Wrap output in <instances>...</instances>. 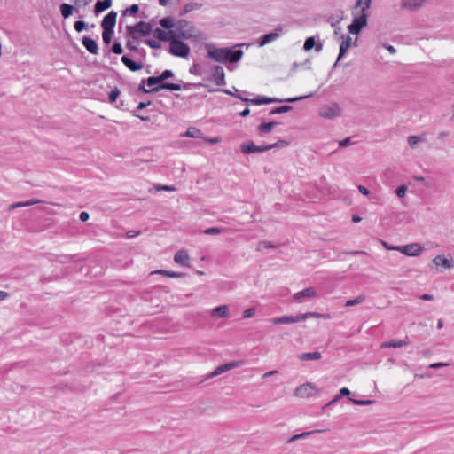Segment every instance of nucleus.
<instances>
[{
	"instance_id": "1",
	"label": "nucleus",
	"mask_w": 454,
	"mask_h": 454,
	"mask_svg": "<svg viewBox=\"0 0 454 454\" xmlns=\"http://www.w3.org/2000/svg\"><path fill=\"white\" fill-rule=\"evenodd\" d=\"M244 44H236L232 47L212 48L207 45V57L220 63H237L243 57V51L240 49Z\"/></svg>"
},
{
	"instance_id": "2",
	"label": "nucleus",
	"mask_w": 454,
	"mask_h": 454,
	"mask_svg": "<svg viewBox=\"0 0 454 454\" xmlns=\"http://www.w3.org/2000/svg\"><path fill=\"white\" fill-rule=\"evenodd\" d=\"M196 27L186 20H179L176 22V27L172 32L173 37H177L184 40L197 39L195 35Z\"/></svg>"
},
{
	"instance_id": "3",
	"label": "nucleus",
	"mask_w": 454,
	"mask_h": 454,
	"mask_svg": "<svg viewBox=\"0 0 454 454\" xmlns=\"http://www.w3.org/2000/svg\"><path fill=\"white\" fill-rule=\"evenodd\" d=\"M361 6L362 8L360 10V14L358 16L354 17L351 24L348 26V30L352 35L360 34L362 30L368 25L367 11L370 9V7H366L365 1L364 0Z\"/></svg>"
},
{
	"instance_id": "4",
	"label": "nucleus",
	"mask_w": 454,
	"mask_h": 454,
	"mask_svg": "<svg viewBox=\"0 0 454 454\" xmlns=\"http://www.w3.org/2000/svg\"><path fill=\"white\" fill-rule=\"evenodd\" d=\"M126 30L128 36H129L133 41H137L139 35H150L153 32V26L149 22L139 21L134 26H127Z\"/></svg>"
},
{
	"instance_id": "5",
	"label": "nucleus",
	"mask_w": 454,
	"mask_h": 454,
	"mask_svg": "<svg viewBox=\"0 0 454 454\" xmlns=\"http://www.w3.org/2000/svg\"><path fill=\"white\" fill-rule=\"evenodd\" d=\"M184 39L177 37H171L169 40L168 52L179 58H187L190 54V46L183 41Z\"/></svg>"
},
{
	"instance_id": "6",
	"label": "nucleus",
	"mask_w": 454,
	"mask_h": 454,
	"mask_svg": "<svg viewBox=\"0 0 454 454\" xmlns=\"http://www.w3.org/2000/svg\"><path fill=\"white\" fill-rule=\"evenodd\" d=\"M146 82H145L144 79L141 81L140 84L138 85L137 90L142 93L149 94V93H154L158 92L161 90H180L181 85L180 83H173V82H165L161 83L156 87H153L150 89L145 88Z\"/></svg>"
},
{
	"instance_id": "7",
	"label": "nucleus",
	"mask_w": 454,
	"mask_h": 454,
	"mask_svg": "<svg viewBox=\"0 0 454 454\" xmlns=\"http://www.w3.org/2000/svg\"><path fill=\"white\" fill-rule=\"evenodd\" d=\"M389 250L399 251L406 256H419L423 251V247L419 243H411L405 246L388 247Z\"/></svg>"
},
{
	"instance_id": "8",
	"label": "nucleus",
	"mask_w": 454,
	"mask_h": 454,
	"mask_svg": "<svg viewBox=\"0 0 454 454\" xmlns=\"http://www.w3.org/2000/svg\"><path fill=\"white\" fill-rule=\"evenodd\" d=\"M240 151L245 154H251L256 153H263L268 150L273 149V145H256L252 140H248L240 145Z\"/></svg>"
},
{
	"instance_id": "9",
	"label": "nucleus",
	"mask_w": 454,
	"mask_h": 454,
	"mask_svg": "<svg viewBox=\"0 0 454 454\" xmlns=\"http://www.w3.org/2000/svg\"><path fill=\"white\" fill-rule=\"evenodd\" d=\"M318 114L321 117L333 119L341 114V108L337 103L323 106L319 108Z\"/></svg>"
},
{
	"instance_id": "10",
	"label": "nucleus",
	"mask_w": 454,
	"mask_h": 454,
	"mask_svg": "<svg viewBox=\"0 0 454 454\" xmlns=\"http://www.w3.org/2000/svg\"><path fill=\"white\" fill-rule=\"evenodd\" d=\"M207 80L214 82L216 85L222 86L225 84V74L221 66H214L211 68V77Z\"/></svg>"
},
{
	"instance_id": "11",
	"label": "nucleus",
	"mask_w": 454,
	"mask_h": 454,
	"mask_svg": "<svg viewBox=\"0 0 454 454\" xmlns=\"http://www.w3.org/2000/svg\"><path fill=\"white\" fill-rule=\"evenodd\" d=\"M283 31V27L281 26H278L273 32L268 33L261 36L258 40V45L260 47H262L266 45L267 43H270L278 38L280 37V35Z\"/></svg>"
},
{
	"instance_id": "12",
	"label": "nucleus",
	"mask_w": 454,
	"mask_h": 454,
	"mask_svg": "<svg viewBox=\"0 0 454 454\" xmlns=\"http://www.w3.org/2000/svg\"><path fill=\"white\" fill-rule=\"evenodd\" d=\"M315 391H316L315 386H313L310 383H305V384L299 386L295 389L294 394L296 396L304 398V397L312 396L314 395Z\"/></svg>"
},
{
	"instance_id": "13",
	"label": "nucleus",
	"mask_w": 454,
	"mask_h": 454,
	"mask_svg": "<svg viewBox=\"0 0 454 454\" xmlns=\"http://www.w3.org/2000/svg\"><path fill=\"white\" fill-rule=\"evenodd\" d=\"M340 39H342V42L340 45L339 55H338L337 59L333 65V67H335L337 66L338 62L345 56V54L347 53V51L351 46L352 39L350 36L345 37L344 35H340Z\"/></svg>"
},
{
	"instance_id": "14",
	"label": "nucleus",
	"mask_w": 454,
	"mask_h": 454,
	"mask_svg": "<svg viewBox=\"0 0 454 454\" xmlns=\"http://www.w3.org/2000/svg\"><path fill=\"white\" fill-rule=\"evenodd\" d=\"M117 19V12L115 11L109 12L101 21L102 28H111L114 29Z\"/></svg>"
},
{
	"instance_id": "15",
	"label": "nucleus",
	"mask_w": 454,
	"mask_h": 454,
	"mask_svg": "<svg viewBox=\"0 0 454 454\" xmlns=\"http://www.w3.org/2000/svg\"><path fill=\"white\" fill-rule=\"evenodd\" d=\"M432 264H434L436 268L442 267L444 269H451L454 267L453 259H447L442 255H437L432 260Z\"/></svg>"
},
{
	"instance_id": "16",
	"label": "nucleus",
	"mask_w": 454,
	"mask_h": 454,
	"mask_svg": "<svg viewBox=\"0 0 454 454\" xmlns=\"http://www.w3.org/2000/svg\"><path fill=\"white\" fill-rule=\"evenodd\" d=\"M152 34L155 39L161 41V42H169L171 37H173V35H174V33L172 32V30L165 31L164 28L162 29V28H159V27L153 29Z\"/></svg>"
},
{
	"instance_id": "17",
	"label": "nucleus",
	"mask_w": 454,
	"mask_h": 454,
	"mask_svg": "<svg viewBox=\"0 0 454 454\" xmlns=\"http://www.w3.org/2000/svg\"><path fill=\"white\" fill-rule=\"evenodd\" d=\"M427 0H402L401 6L410 11L419 10Z\"/></svg>"
},
{
	"instance_id": "18",
	"label": "nucleus",
	"mask_w": 454,
	"mask_h": 454,
	"mask_svg": "<svg viewBox=\"0 0 454 454\" xmlns=\"http://www.w3.org/2000/svg\"><path fill=\"white\" fill-rule=\"evenodd\" d=\"M82 44L83 47L91 54L98 53V46L97 42L90 36H83L82 39Z\"/></svg>"
},
{
	"instance_id": "19",
	"label": "nucleus",
	"mask_w": 454,
	"mask_h": 454,
	"mask_svg": "<svg viewBox=\"0 0 454 454\" xmlns=\"http://www.w3.org/2000/svg\"><path fill=\"white\" fill-rule=\"evenodd\" d=\"M238 366L237 362H230L216 367L210 374L207 375V378H213L222 374L223 372L229 371L231 369L236 368Z\"/></svg>"
},
{
	"instance_id": "20",
	"label": "nucleus",
	"mask_w": 454,
	"mask_h": 454,
	"mask_svg": "<svg viewBox=\"0 0 454 454\" xmlns=\"http://www.w3.org/2000/svg\"><path fill=\"white\" fill-rule=\"evenodd\" d=\"M317 297V293L314 287L305 288L294 294V300L300 301L301 298H315Z\"/></svg>"
},
{
	"instance_id": "21",
	"label": "nucleus",
	"mask_w": 454,
	"mask_h": 454,
	"mask_svg": "<svg viewBox=\"0 0 454 454\" xmlns=\"http://www.w3.org/2000/svg\"><path fill=\"white\" fill-rule=\"evenodd\" d=\"M270 321L273 325L293 324V323L301 322V318H300V314H298L296 316H284V317H275V318H272Z\"/></svg>"
},
{
	"instance_id": "22",
	"label": "nucleus",
	"mask_w": 454,
	"mask_h": 454,
	"mask_svg": "<svg viewBox=\"0 0 454 454\" xmlns=\"http://www.w3.org/2000/svg\"><path fill=\"white\" fill-rule=\"evenodd\" d=\"M121 60L132 72H137L143 68L142 63H137L134 61L128 55H123Z\"/></svg>"
},
{
	"instance_id": "23",
	"label": "nucleus",
	"mask_w": 454,
	"mask_h": 454,
	"mask_svg": "<svg viewBox=\"0 0 454 454\" xmlns=\"http://www.w3.org/2000/svg\"><path fill=\"white\" fill-rule=\"evenodd\" d=\"M113 4V0H98L94 5V13L98 15L102 12L109 9Z\"/></svg>"
},
{
	"instance_id": "24",
	"label": "nucleus",
	"mask_w": 454,
	"mask_h": 454,
	"mask_svg": "<svg viewBox=\"0 0 454 454\" xmlns=\"http://www.w3.org/2000/svg\"><path fill=\"white\" fill-rule=\"evenodd\" d=\"M189 254L184 249L177 251L174 256L175 262L183 266H189L188 264Z\"/></svg>"
},
{
	"instance_id": "25",
	"label": "nucleus",
	"mask_w": 454,
	"mask_h": 454,
	"mask_svg": "<svg viewBox=\"0 0 454 454\" xmlns=\"http://www.w3.org/2000/svg\"><path fill=\"white\" fill-rule=\"evenodd\" d=\"M409 344L408 341L404 340H391L389 341H385L381 343V348H403Z\"/></svg>"
},
{
	"instance_id": "26",
	"label": "nucleus",
	"mask_w": 454,
	"mask_h": 454,
	"mask_svg": "<svg viewBox=\"0 0 454 454\" xmlns=\"http://www.w3.org/2000/svg\"><path fill=\"white\" fill-rule=\"evenodd\" d=\"M278 125L277 121L262 122L258 126V131L261 134L270 133L276 126Z\"/></svg>"
},
{
	"instance_id": "27",
	"label": "nucleus",
	"mask_w": 454,
	"mask_h": 454,
	"mask_svg": "<svg viewBox=\"0 0 454 454\" xmlns=\"http://www.w3.org/2000/svg\"><path fill=\"white\" fill-rule=\"evenodd\" d=\"M59 11H60L61 16L64 19H67L73 14L74 11H75V7L69 4L64 3V4H60Z\"/></svg>"
},
{
	"instance_id": "28",
	"label": "nucleus",
	"mask_w": 454,
	"mask_h": 454,
	"mask_svg": "<svg viewBox=\"0 0 454 454\" xmlns=\"http://www.w3.org/2000/svg\"><path fill=\"white\" fill-rule=\"evenodd\" d=\"M159 24L164 29L168 31L174 30L176 27V22H174L173 18L171 17H164L160 20Z\"/></svg>"
},
{
	"instance_id": "29",
	"label": "nucleus",
	"mask_w": 454,
	"mask_h": 454,
	"mask_svg": "<svg viewBox=\"0 0 454 454\" xmlns=\"http://www.w3.org/2000/svg\"><path fill=\"white\" fill-rule=\"evenodd\" d=\"M321 357L322 355L318 351L302 353L299 356V359L301 361L319 360Z\"/></svg>"
},
{
	"instance_id": "30",
	"label": "nucleus",
	"mask_w": 454,
	"mask_h": 454,
	"mask_svg": "<svg viewBox=\"0 0 454 454\" xmlns=\"http://www.w3.org/2000/svg\"><path fill=\"white\" fill-rule=\"evenodd\" d=\"M229 315V309L226 305H221L212 310L213 317H226Z\"/></svg>"
},
{
	"instance_id": "31",
	"label": "nucleus",
	"mask_w": 454,
	"mask_h": 454,
	"mask_svg": "<svg viewBox=\"0 0 454 454\" xmlns=\"http://www.w3.org/2000/svg\"><path fill=\"white\" fill-rule=\"evenodd\" d=\"M39 202H40L39 200H27V201H24V202L13 203V204H11L9 206L8 211H11V210L18 208V207H29V206L37 204Z\"/></svg>"
},
{
	"instance_id": "32",
	"label": "nucleus",
	"mask_w": 454,
	"mask_h": 454,
	"mask_svg": "<svg viewBox=\"0 0 454 454\" xmlns=\"http://www.w3.org/2000/svg\"><path fill=\"white\" fill-rule=\"evenodd\" d=\"M321 432H323V431L322 430H313V431H310V432H304V433H301V434H294L292 437H290L286 441V442L287 443H291V442H295L297 440L307 438L309 435H310L312 434L321 433Z\"/></svg>"
},
{
	"instance_id": "33",
	"label": "nucleus",
	"mask_w": 454,
	"mask_h": 454,
	"mask_svg": "<svg viewBox=\"0 0 454 454\" xmlns=\"http://www.w3.org/2000/svg\"><path fill=\"white\" fill-rule=\"evenodd\" d=\"M102 39L105 44H110L114 36V29L102 28Z\"/></svg>"
},
{
	"instance_id": "34",
	"label": "nucleus",
	"mask_w": 454,
	"mask_h": 454,
	"mask_svg": "<svg viewBox=\"0 0 454 454\" xmlns=\"http://www.w3.org/2000/svg\"><path fill=\"white\" fill-rule=\"evenodd\" d=\"M139 11V5L137 4H131L129 7L121 11V16H135Z\"/></svg>"
},
{
	"instance_id": "35",
	"label": "nucleus",
	"mask_w": 454,
	"mask_h": 454,
	"mask_svg": "<svg viewBox=\"0 0 454 454\" xmlns=\"http://www.w3.org/2000/svg\"><path fill=\"white\" fill-rule=\"evenodd\" d=\"M153 273L164 275L169 278H183L185 276L184 273L169 271L166 270H157Z\"/></svg>"
},
{
	"instance_id": "36",
	"label": "nucleus",
	"mask_w": 454,
	"mask_h": 454,
	"mask_svg": "<svg viewBox=\"0 0 454 454\" xmlns=\"http://www.w3.org/2000/svg\"><path fill=\"white\" fill-rule=\"evenodd\" d=\"M144 81L145 82H146V85L151 88L156 87L163 83L160 76H149L148 78L144 79Z\"/></svg>"
},
{
	"instance_id": "37",
	"label": "nucleus",
	"mask_w": 454,
	"mask_h": 454,
	"mask_svg": "<svg viewBox=\"0 0 454 454\" xmlns=\"http://www.w3.org/2000/svg\"><path fill=\"white\" fill-rule=\"evenodd\" d=\"M201 136H202L201 131L195 127L188 128L186 132L183 135V137H201Z\"/></svg>"
},
{
	"instance_id": "38",
	"label": "nucleus",
	"mask_w": 454,
	"mask_h": 454,
	"mask_svg": "<svg viewBox=\"0 0 454 454\" xmlns=\"http://www.w3.org/2000/svg\"><path fill=\"white\" fill-rule=\"evenodd\" d=\"M293 109V107L289 105H284L281 106L274 107L270 111V114H278L289 112Z\"/></svg>"
},
{
	"instance_id": "39",
	"label": "nucleus",
	"mask_w": 454,
	"mask_h": 454,
	"mask_svg": "<svg viewBox=\"0 0 454 454\" xmlns=\"http://www.w3.org/2000/svg\"><path fill=\"white\" fill-rule=\"evenodd\" d=\"M311 317L321 318V317H325V315L317 313V312H307V313L300 314L301 321H304V320H306L308 318H311Z\"/></svg>"
},
{
	"instance_id": "40",
	"label": "nucleus",
	"mask_w": 454,
	"mask_h": 454,
	"mask_svg": "<svg viewBox=\"0 0 454 454\" xmlns=\"http://www.w3.org/2000/svg\"><path fill=\"white\" fill-rule=\"evenodd\" d=\"M235 90V92L230 90H227V89H208V91L209 92H215V91H221V92H223L227 95H230V96H232V97H235V98H238L240 97L239 94H238V92H239V90L236 88H234Z\"/></svg>"
},
{
	"instance_id": "41",
	"label": "nucleus",
	"mask_w": 454,
	"mask_h": 454,
	"mask_svg": "<svg viewBox=\"0 0 454 454\" xmlns=\"http://www.w3.org/2000/svg\"><path fill=\"white\" fill-rule=\"evenodd\" d=\"M316 45V39L314 36L308 37L303 44V49L306 51H311Z\"/></svg>"
},
{
	"instance_id": "42",
	"label": "nucleus",
	"mask_w": 454,
	"mask_h": 454,
	"mask_svg": "<svg viewBox=\"0 0 454 454\" xmlns=\"http://www.w3.org/2000/svg\"><path fill=\"white\" fill-rule=\"evenodd\" d=\"M181 82L183 84H180L181 85V90L184 89V90H190L192 88H196V87H204V88H207V90L210 89L207 84H204L202 82H199V83H189V82H184L183 81H181Z\"/></svg>"
},
{
	"instance_id": "43",
	"label": "nucleus",
	"mask_w": 454,
	"mask_h": 454,
	"mask_svg": "<svg viewBox=\"0 0 454 454\" xmlns=\"http://www.w3.org/2000/svg\"><path fill=\"white\" fill-rule=\"evenodd\" d=\"M312 94L307 95V96H300V97H294V98H278V103L286 102V103H294L299 100H301L303 98L310 97Z\"/></svg>"
},
{
	"instance_id": "44",
	"label": "nucleus",
	"mask_w": 454,
	"mask_h": 454,
	"mask_svg": "<svg viewBox=\"0 0 454 454\" xmlns=\"http://www.w3.org/2000/svg\"><path fill=\"white\" fill-rule=\"evenodd\" d=\"M74 27L76 32L81 33L82 31L88 28V24L83 20H77L74 22Z\"/></svg>"
},
{
	"instance_id": "45",
	"label": "nucleus",
	"mask_w": 454,
	"mask_h": 454,
	"mask_svg": "<svg viewBox=\"0 0 454 454\" xmlns=\"http://www.w3.org/2000/svg\"><path fill=\"white\" fill-rule=\"evenodd\" d=\"M365 299V296L364 295H358L356 298L353 299V300H348L346 301V306L347 307H351V306H355L356 304H359L361 302H363Z\"/></svg>"
},
{
	"instance_id": "46",
	"label": "nucleus",
	"mask_w": 454,
	"mask_h": 454,
	"mask_svg": "<svg viewBox=\"0 0 454 454\" xmlns=\"http://www.w3.org/2000/svg\"><path fill=\"white\" fill-rule=\"evenodd\" d=\"M224 231L223 229L218 228V227H210L206 230H204V233L207 235H218Z\"/></svg>"
},
{
	"instance_id": "47",
	"label": "nucleus",
	"mask_w": 454,
	"mask_h": 454,
	"mask_svg": "<svg viewBox=\"0 0 454 454\" xmlns=\"http://www.w3.org/2000/svg\"><path fill=\"white\" fill-rule=\"evenodd\" d=\"M120 95V90L117 87L112 90L108 94V100L110 103H114Z\"/></svg>"
},
{
	"instance_id": "48",
	"label": "nucleus",
	"mask_w": 454,
	"mask_h": 454,
	"mask_svg": "<svg viewBox=\"0 0 454 454\" xmlns=\"http://www.w3.org/2000/svg\"><path fill=\"white\" fill-rule=\"evenodd\" d=\"M111 51L116 55L121 54L123 50H122L121 43L114 41L112 45Z\"/></svg>"
},
{
	"instance_id": "49",
	"label": "nucleus",
	"mask_w": 454,
	"mask_h": 454,
	"mask_svg": "<svg viewBox=\"0 0 454 454\" xmlns=\"http://www.w3.org/2000/svg\"><path fill=\"white\" fill-rule=\"evenodd\" d=\"M422 138L419 136H409L407 138V142L410 146L414 147L419 142H421Z\"/></svg>"
},
{
	"instance_id": "50",
	"label": "nucleus",
	"mask_w": 454,
	"mask_h": 454,
	"mask_svg": "<svg viewBox=\"0 0 454 454\" xmlns=\"http://www.w3.org/2000/svg\"><path fill=\"white\" fill-rule=\"evenodd\" d=\"M149 47H151L152 49H160L161 48V43H160L159 40H153V39H147L145 40V42Z\"/></svg>"
},
{
	"instance_id": "51",
	"label": "nucleus",
	"mask_w": 454,
	"mask_h": 454,
	"mask_svg": "<svg viewBox=\"0 0 454 454\" xmlns=\"http://www.w3.org/2000/svg\"><path fill=\"white\" fill-rule=\"evenodd\" d=\"M174 73L171 70L166 69L164 70L159 76L161 79L162 82H166L165 81L169 78L174 77Z\"/></svg>"
},
{
	"instance_id": "52",
	"label": "nucleus",
	"mask_w": 454,
	"mask_h": 454,
	"mask_svg": "<svg viewBox=\"0 0 454 454\" xmlns=\"http://www.w3.org/2000/svg\"><path fill=\"white\" fill-rule=\"evenodd\" d=\"M201 6V4L191 2L186 4V11L192 12L193 10H199Z\"/></svg>"
},
{
	"instance_id": "53",
	"label": "nucleus",
	"mask_w": 454,
	"mask_h": 454,
	"mask_svg": "<svg viewBox=\"0 0 454 454\" xmlns=\"http://www.w3.org/2000/svg\"><path fill=\"white\" fill-rule=\"evenodd\" d=\"M407 187L405 185H400L396 188L395 193L399 198H403L406 194Z\"/></svg>"
},
{
	"instance_id": "54",
	"label": "nucleus",
	"mask_w": 454,
	"mask_h": 454,
	"mask_svg": "<svg viewBox=\"0 0 454 454\" xmlns=\"http://www.w3.org/2000/svg\"><path fill=\"white\" fill-rule=\"evenodd\" d=\"M262 105L263 104H270V103H278V98H269L266 96H261Z\"/></svg>"
},
{
	"instance_id": "55",
	"label": "nucleus",
	"mask_w": 454,
	"mask_h": 454,
	"mask_svg": "<svg viewBox=\"0 0 454 454\" xmlns=\"http://www.w3.org/2000/svg\"><path fill=\"white\" fill-rule=\"evenodd\" d=\"M351 402H353L355 404L365 406L372 404L374 401L372 400H356V399H350Z\"/></svg>"
},
{
	"instance_id": "56",
	"label": "nucleus",
	"mask_w": 454,
	"mask_h": 454,
	"mask_svg": "<svg viewBox=\"0 0 454 454\" xmlns=\"http://www.w3.org/2000/svg\"><path fill=\"white\" fill-rule=\"evenodd\" d=\"M255 314V309L254 308H249L243 312V317L249 318L254 316Z\"/></svg>"
},
{
	"instance_id": "57",
	"label": "nucleus",
	"mask_w": 454,
	"mask_h": 454,
	"mask_svg": "<svg viewBox=\"0 0 454 454\" xmlns=\"http://www.w3.org/2000/svg\"><path fill=\"white\" fill-rule=\"evenodd\" d=\"M131 38L129 36L128 38V41H127V43H126V48L131 51H138V47L136 46L134 43H132Z\"/></svg>"
},
{
	"instance_id": "58",
	"label": "nucleus",
	"mask_w": 454,
	"mask_h": 454,
	"mask_svg": "<svg viewBox=\"0 0 454 454\" xmlns=\"http://www.w3.org/2000/svg\"><path fill=\"white\" fill-rule=\"evenodd\" d=\"M450 136V133L449 131H442L437 135V139L441 142H443L445 139H447Z\"/></svg>"
},
{
	"instance_id": "59",
	"label": "nucleus",
	"mask_w": 454,
	"mask_h": 454,
	"mask_svg": "<svg viewBox=\"0 0 454 454\" xmlns=\"http://www.w3.org/2000/svg\"><path fill=\"white\" fill-rule=\"evenodd\" d=\"M261 247H264V248H274L275 246L272 245L270 242H268V241H261L259 244H258V247H257V250H260Z\"/></svg>"
},
{
	"instance_id": "60",
	"label": "nucleus",
	"mask_w": 454,
	"mask_h": 454,
	"mask_svg": "<svg viewBox=\"0 0 454 454\" xmlns=\"http://www.w3.org/2000/svg\"><path fill=\"white\" fill-rule=\"evenodd\" d=\"M156 189L158 191H168V192H172V191H176V188L174 186H169V185H157L156 186Z\"/></svg>"
},
{
	"instance_id": "61",
	"label": "nucleus",
	"mask_w": 454,
	"mask_h": 454,
	"mask_svg": "<svg viewBox=\"0 0 454 454\" xmlns=\"http://www.w3.org/2000/svg\"><path fill=\"white\" fill-rule=\"evenodd\" d=\"M287 142L286 140H278L274 144H269L268 145H273V148L283 147L287 145Z\"/></svg>"
},
{
	"instance_id": "62",
	"label": "nucleus",
	"mask_w": 454,
	"mask_h": 454,
	"mask_svg": "<svg viewBox=\"0 0 454 454\" xmlns=\"http://www.w3.org/2000/svg\"><path fill=\"white\" fill-rule=\"evenodd\" d=\"M351 144V138L346 137L339 142L340 146L346 147Z\"/></svg>"
},
{
	"instance_id": "63",
	"label": "nucleus",
	"mask_w": 454,
	"mask_h": 454,
	"mask_svg": "<svg viewBox=\"0 0 454 454\" xmlns=\"http://www.w3.org/2000/svg\"><path fill=\"white\" fill-rule=\"evenodd\" d=\"M140 233H141L140 231H127L126 236H127V238L131 239V238L138 236Z\"/></svg>"
},
{
	"instance_id": "64",
	"label": "nucleus",
	"mask_w": 454,
	"mask_h": 454,
	"mask_svg": "<svg viewBox=\"0 0 454 454\" xmlns=\"http://www.w3.org/2000/svg\"><path fill=\"white\" fill-rule=\"evenodd\" d=\"M79 217H80V220H81L82 222H86V221L89 219L90 215H89V213H88V212H86V211H82V212H81V214H80V216H79Z\"/></svg>"
}]
</instances>
